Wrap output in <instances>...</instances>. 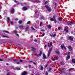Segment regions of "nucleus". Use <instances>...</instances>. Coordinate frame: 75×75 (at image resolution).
I'll return each instance as SVG.
<instances>
[{"label": "nucleus", "instance_id": "5fc2aeb1", "mask_svg": "<svg viewBox=\"0 0 75 75\" xmlns=\"http://www.w3.org/2000/svg\"><path fill=\"white\" fill-rule=\"evenodd\" d=\"M3 61V60L1 59H0V61Z\"/></svg>", "mask_w": 75, "mask_h": 75}, {"label": "nucleus", "instance_id": "052dcab7", "mask_svg": "<svg viewBox=\"0 0 75 75\" xmlns=\"http://www.w3.org/2000/svg\"><path fill=\"white\" fill-rule=\"evenodd\" d=\"M47 66H48V64H46V66H45V68H47Z\"/></svg>", "mask_w": 75, "mask_h": 75}, {"label": "nucleus", "instance_id": "39448f33", "mask_svg": "<svg viewBox=\"0 0 75 75\" xmlns=\"http://www.w3.org/2000/svg\"><path fill=\"white\" fill-rule=\"evenodd\" d=\"M61 47L62 50H64V49H65V50H66V47H65V45H64V44H63V45H61Z\"/></svg>", "mask_w": 75, "mask_h": 75}, {"label": "nucleus", "instance_id": "864d4df0", "mask_svg": "<svg viewBox=\"0 0 75 75\" xmlns=\"http://www.w3.org/2000/svg\"><path fill=\"white\" fill-rule=\"evenodd\" d=\"M34 41H35V42H37V40L36 39H35L34 40Z\"/></svg>", "mask_w": 75, "mask_h": 75}, {"label": "nucleus", "instance_id": "f8f14e48", "mask_svg": "<svg viewBox=\"0 0 75 75\" xmlns=\"http://www.w3.org/2000/svg\"><path fill=\"white\" fill-rule=\"evenodd\" d=\"M65 70H66V69L65 68H64L63 69L61 70V71L62 73H64V72L65 71Z\"/></svg>", "mask_w": 75, "mask_h": 75}, {"label": "nucleus", "instance_id": "2f4dec72", "mask_svg": "<svg viewBox=\"0 0 75 75\" xmlns=\"http://www.w3.org/2000/svg\"><path fill=\"white\" fill-rule=\"evenodd\" d=\"M18 23L19 24H21V23H22V21H18Z\"/></svg>", "mask_w": 75, "mask_h": 75}, {"label": "nucleus", "instance_id": "4c0bfd02", "mask_svg": "<svg viewBox=\"0 0 75 75\" xmlns=\"http://www.w3.org/2000/svg\"><path fill=\"white\" fill-rule=\"evenodd\" d=\"M14 33L16 34L17 33V31H15L14 32Z\"/></svg>", "mask_w": 75, "mask_h": 75}, {"label": "nucleus", "instance_id": "4468645a", "mask_svg": "<svg viewBox=\"0 0 75 75\" xmlns=\"http://www.w3.org/2000/svg\"><path fill=\"white\" fill-rule=\"evenodd\" d=\"M72 24H73V23L72 22L70 21V22H68L67 23V25H72Z\"/></svg>", "mask_w": 75, "mask_h": 75}, {"label": "nucleus", "instance_id": "f257e3e1", "mask_svg": "<svg viewBox=\"0 0 75 75\" xmlns=\"http://www.w3.org/2000/svg\"><path fill=\"white\" fill-rule=\"evenodd\" d=\"M45 7L47 9V10L49 12H51L52 11V9L51 8L49 7L48 6V5H45Z\"/></svg>", "mask_w": 75, "mask_h": 75}, {"label": "nucleus", "instance_id": "423d86ee", "mask_svg": "<svg viewBox=\"0 0 75 75\" xmlns=\"http://www.w3.org/2000/svg\"><path fill=\"white\" fill-rule=\"evenodd\" d=\"M68 48L69 50L70 51H72V48L71 46H68Z\"/></svg>", "mask_w": 75, "mask_h": 75}, {"label": "nucleus", "instance_id": "a211bd4d", "mask_svg": "<svg viewBox=\"0 0 75 75\" xmlns=\"http://www.w3.org/2000/svg\"><path fill=\"white\" fill-rule=\"evenodd\" d=\"M55 52H56V53H57V54H60V52H59V51L58 50H57L55 51Z\"/></svg>", "mask_w": 75, "mask_h": 75}, {"label": "nucleus", "instance_id": "ea45409f", "mask_svg": "<svg viewBox=\"0 0 75 75\" xmlns=\"http://www.w3.org/2000/svg\"><path fill=\"white\" fill-rule=\"evenodd\" d=\"M56 36V34H54L53 35V37H55Z\"/></svg>", "mask_w": 75, "mask_h": 75}, {"label": "nucleus", "instance_id": "7ed1b4c3", "mask_svg": "<svg viewBox=\"0 0 75 75\" xmlns=\"http://www.w3.org/2000/svg\"><path fill=\"white\" fill-rule=\"evenodd\" d=\"M52 48H50L49 50L48 54L47 55L48 57H49V56L50 55V54H51V52L52 51Z\"/></svg>", "mask_w": 75, "mask_h": 75}, {"label": "nucleus", "instance_id": "ddd939ff", "mask_svg": "<svg viewBox=\"0 0 75 75\" xmlns=\"http://www.w3.org/2000/svg\"><path fill=\"white\" fill-rule=\"evenodd\" d=\"M11 13L13 14L14 13V10L13 8H12L11 10Z\"/></svg>", "mask_w": 75, "mask_h": 75}, {"label": "nucleus", "instance_id": "9b49d317", "mask_svg": "<svg viewBox=\"0 0 75 75\" xmlns=\"http://www.w3.org/2000/svg\"><path fill=\"white\" fill-rule=\"evenodd\" d=\"M47 58H46V56L45 55V54H43V59H46Z\"/></svg>", "mask_w": 75, "mask_h": 75}, {"label": "nucleus", "instance_id": "2eb2a0df", "mask_svg": "<svg viewBox=\"0 0 75 75\" xmlns=\"http://www.w3.org/2000/svg\"><path fill=\"white\" fill-rule=\"evenodd\" d=\"M42 55V52L41 51H40V53L39 54H38V57H41Z\"/></svg>", "mask_w": 75, "mask_h": 75}, {"label": "nucleus", "instance_id": "58836bf2", "mask_svg": "<svg viewBox=\"0 0 75 75\" xmlns=\"http://www.w3.org/2000/svg\"><path fill=\"white\" fill-rule=\"evenodd\" d=\"M2 37L3 38H4V37H7L4 35H3L2 36Z\"/></svg>", "mask_w": 75, "mask_h": 75}, {"label": "nucleus", "instance_id": "bb28decb", "mask_svg": "<svg viewBox=\"0 0 75 75\" xmlns=\"http://www.w3.org/2000/svg\"><path fill=\"white\" fill-rule=\"evenodd\" d=\"M50 20L51 21H55L54 20V19H53V18H50Z\"/></svg>", "mask_w": 75, "mask_h": 75}, {"label": "nucleus", "instance_id": "a878e982", "mask_svg": "<svg viewBox=\"0 0 75 75\" xmlns=\"http://www.w3.org/2000/svg\"><path fill=\"white\" fill-rule=\"evenodd\" d=\"M58 20L59 21H62V19L61 18H58Z\"/></svg>", "mask_w": 75, "mask_h": 75}, {"label": "nucleus", "instance_id": "e2e57ef3", "mask_svg": "<svg viewBox=\"0 0 75 75\" xmlns=\"http://www.w3.org/2000/svg\"><path fill=\"white\" fill-rule=\"evenodd\" d=\"M56 7H57V6H55L54 7V9L55 10L56 9Z\"/></svg>", "mask_w": 75, "mask_h": 75}, {"label": "nucleus", "instance_id": "a19ab883", "mask_svg": "<svg viewBox=\"0 0 75 75\" xmlns=\"http://www.w3.org/2000/svg\"><path fill=\"white\" fill-rule=\"evenodd\" d=\"M47 3H48V1H46L45 3V4H47Z\"/></svg>", "mask_w": 75, "mask_h": 75}, {"label": "nucleus", "instance_id": "72a5a7b5", "mask_svg": "<svg viewBox=\"0 0 75 75\" xmlns=\"http://www.w3.org/2000/svg\"><path fill=\"white\" fill-rule=\"evenodd\" d=\"M13 61H15V62L18 61V60H16L15 59H13Z\"/></svg>", "mask_w": 75, "mask_h": 75}, {"label": "nucleus", "instance_id": "0eeeda50", "mask_svg": "<svg viewBox=\"0 0 75 75\" xmlns=\"http://www.w3.org/2000/svg\"><path fill=\"white\" fill-rule=\"evenodd\" d=\"M53 19L54 20V21L55 23H56L57 22V20H56V18H55V16H53Z\"/></svg>", "mask_w": 75, "mask_h": 75}, {"label": "nucleus", "instance_id": "6e6d98bb", "mask_svg": "<svg viewBox=\"0 0 75 75\" xmlns=\"http://www.w3.org/2000/svg\"><path fill=\"white\" fill-rule=\"evenodd\" d=\"M55 58L53 59H52V61H55Z\"/></svg>", "mask_w": 75, "mask_h": 75}, {"label": "nucleus", "instance_id": "f704fd0d", "mask_svg": "<svg viewBox=\"0 0 75 75\" xmlns=\"http://www.w3.org/2000/svg\"><path fill=\"white\" fill-rule=\"evenodd\" d=\"M37 13H38V11H37L35 12V15H37Z\"/></svg>", "mask_w": 75, "mask_h": 75}, {"label": "nucleus", "instance_id": "f03ea898", "mask_svg": "<svg viewBox=\"0 0 75 75\" xmlns=\"http://www.w3.org/2000/svg\"><path fill=\"white\" fill-rule=\"evenodd\" d=\"M67 57H66V60L68 61L69 59H70V52H69L67 55Z\"/></svg>", "mask_w": 75, "mask_h": 75}, {"label": "nucleus", "instance_id": "3c124183", "mask_svg": "<svg viewBox=\"0 0 75 75\" xmlns=\"http://www.w3.org/2000/svg\"><path fill=\"white\" fill-rule=\"evenodd\" d=\"M54 6H57V3H55L54 4Z\"/></svg>", "mask_w": 75, "mask_h": 75}, {"label": "nucleus", "instance_id": "20e7f679", "mask_svg": "<svg viewBox=\"0 0 75 75\" xmlns=\"http://www.w3.org/2000/svg\"><path fill=\"white\" fill-rule=\"evenodd\" d=\"M68 40L72 41H74V38L72 36H69L68 38Z\"/></svg>", "mask_w": 75, "mask_h": 75}, {"label": "nucleus", "instance_id": "de8ad7c7", "mask_svg": "<svg viewBox=\"0 0 75 75\" xmlns=\"http://www.w3.org/2000/svg\"><path fill=\"white\" fill-rule=\"evenodd\" d=\"M10 75V73L8 72L7 74V75Z\"/></svg>", "mask_w": 75, "mask_h": 75}, {"label": "nucleus", "instance_id": "c03bdc74", "mask_svg": "<svg viewBox=\"0 0 75 75\" xmlns=\"http://www.w3.org/2000/svg\"><path fill=\"white\" fill-rule=\"evenodd\" d=\"M45 35V33H43L42 34V37H44Z\"/></svg>", "mask_w": 75, "mask_h": 75}, {"label": "nucleus", "instance_id": "dca6fc26", "mask_svg": "<svg viewBox=\"0 0 75 75\" xmlns=\"http://www.w3.org/2000/svg\"><path fill=\"white\" fill-rule=\"evenodd\" d=\"M23 10H24V11H25V10H27V8L24 7H23Z\"/></svg>", "mask_w": 75, "mask_h": 75}, {"label": "nucleus", "instance_id": "6e6552de", "mask_svg": "<svg viewBox=\"0 0 75 75\" xmlns=\"http://www.w3.org/2000/svg\"><path fill=\"white\" fill-rule=\"evenodd\" d=\"M31 50L33 51H35L36 50V48L33 47H31Z\"/></svg>", "mask_w": 75, "mask_h": 75}, {"label": "nucleus", "instance_id": "f3484780", "mask_svg": "<svg viewBox=\"0 0 75 75\" xmlns=\"http://www.w3.org/2000/svg\"><path fill=\"white\" fill-rule=\"evenodd\" d=\"M35 57H38V54L37 53H35L34 54Z\"/></svg>", "mask_w": 75, "mask_h": 75}, {"label": "nucleus", "instance_id": "13d9d810", "mask_svg": "<svg viewBox=\"0 0 75 75\" xmlns=\"http://www.w3.org/2000/svg\"><path fill=\"white\" fill-rule=\"evenodd\" d=\"M14 1L15 2V3H17V1L16 0H15Z\"/></svg>", "mask_w": 75, "mask_h": 75}, {"label": "nucleus", "instance_id": "393cba45", "mask_svg": "<svg viewBox=\"0 0 75 75\" xmlns=\"http://www.w3.org/2000/svg\"><path fill=\"white\" fill-rule=\"evenodd\" d=\"M41 18L42 19V20H45V18H44L43 16H41Z\"/></svg>", "mask_w": 75, "mask_h": 75}, {"label": "nucleus", "instance_id": "8fccbe9b", "mask_svg": "<svg viewBox=\"0 0 75 75\" xmlns=\"http://www.w3.org/2000/svg\"><path fill=\"white\" fill-rule=\"evenodd\" d=\"M17 70H20V68H17Z\"/></svg>", "mask_w": 75, "mask_h": 75}, {"label": "nucleus", "instance_id": "37998d69", "mask_svg": "<svg viewBox=\"0 0 75 75\" xmlns=\"http://www.w3.org/2000/svg\"><path fill=\"white\" fill-rule=\"evenodd\" d=\"M61 27H59L58 28V29L59 30H61Z\"/></svg>", "mask_w": 75, "mask_h": 75}, {"label": "nucleus", "instance_id": "a18cd8bd", "mask_svg": "<svg viewBox=\"0 0 75 75\" xmlns=\"http://www.w3.org/2000/svg\"><path fill=\"white\" fill-rule=\"evenodd\" d=\"M74 68H71L69 69V71H71V70H72V69H73Z\"/></svg>", "mask_w": 75, "mask_h": 75}, {"label": "nucleus", "instance_id": "c756f323", "mask_svg": "<svg viewBox=\"0 0 75 75\" xmlns=\"http://www.w3.org/2000/svg\"><path fill=\"white\" fill-rule=\"evenodd\" d=\"M54 58L55 60H57V59H59V57H55Z\"/></svg>", "mask_w": 75, "mask_h": 75}, {"label": "nucleus", "instance_id": "473e14b6", "mask_svg": "<svg viewBox=\"0 0 75 75\" xmlns=\"http://www.w3.org/2000/svg\"><path fill=\"white\" fill-rule=\"evenodd\" d=\"M30 23H31V22L30 21H28L27 22V24H30Z\"/></svg>", "mask_w": 75, "mask_h": 75}, {"label": "nucleus", "instance_id": "49530a36", "mask_svg": "<svg viewBox=\"0 0 75 75\" xmlns=\"http://www.w3.org/2000/svg\"><path fill=\"white\" fill-rule=\"evenodd\" d=\"M50 35L51 37H53V35H52L50 34Z\"/></svg>", "mask_w": 75, "mask_h": 75}, {"label": "nucleus", "instance_id": "c9c22d12", "mask_svg": "<svg viewBox=\"0 0 75 75\" xmlns=\"http://www.w3.org/2000/svg\"><path fill=\"white\" fill-rule=\"evenodd\" d=\"M42 24V22H40V26H41Z\"/></svg>", "mask_w": 75, "mask_h": 75}, {"label": "nucleus", "instance_id": "4be33fe9", "mask_svg": "<svg viewBox=\"0 0 75 75\" xmlns=\"http://www.w3.org/2000/svg\"><path fill=\"white\" fill-rule=\"evenodd\" d=\"M61 65H65V63L63 61H62V62L61 63Z\"/></svg>", "mask_w": 75, "mask_h": 75}, {"label": "nucleus", "instance_id": "aec40b11", "mask_svg": "<svg viewBox=\"0 0 75 75\" xmlns=\"http://www.w3.org/2000/svg\"><path fill=\"white\" fill-rule=\"evenodd\" d=\"M26 74H27V73L25 71H24L22 73L21 75H26Z\"/></svg>", "mask_w": 75, "mask_h": 75}, {"label": "nucleus", "instance_id": "e433bc0d", "mask_svg": "<svg viewBox=\"0 0 75 75\" xmlns=\"http://www.w3.org/2000/svg\"><path fill=\"white\" fill-rule=\"evenodd\" d=\"M45 75H48V72L46 71Z\"/></svg>", "mask_w": 75, "mask_h": 75}, {"label": "nucleus", "instance_id": "4d7b16f0", "mask_svg": "<svg viewBox=\"0 0 75 75\" xmlns=\"http://www.w3.org/2000/svg\"><path fill=\"white\" fill-rule=\"evenodd\" d=\"M20 61L21 62H23V60H20Z\"/></svg>", "mask_w": 75, "mask_h": 75}, {"label": "nucleus", "instance_id": "79ce46f5", "mask_svg": "<svg viewBox=\"0 0 75 75\" xmlns=\"http://www.w3.org/2000/svg\"><path fill=\"white\" fill-rule=\"evenodd\" d=\"M11 25H13V22L12 21L11 22Z\"/></svg>", "mask_w": 75, "mask_h": 75}, {"label": "nucleus", "instance_id": "b1692460", "mask_svg": "<svg viewBox=\"0 0 75 75\" xmlns=\"http://www.w3.org/2000/svg\"><path fill=\"white\" fill-rule=\"evenodd\" d=\"M72 62L73 63L75 64V59H72Z\"/></svg>", "mask_w": 75, "mask_h": 75}, {"label": "nucleus", "instance_id": "603ef678", "mask_svg": "<svg viewBox=\"0 0 75 75\" xmlns=\"http://www.w3.org/2000/svg\"><path fill=\"white\" fill-rule=\"evenodd\" d=\"M18 28V27H17V26H15V28L16 29H17Z\"/></svg>", "mask_w": 75, "mask_h": 75}, {"label": "nucleus", "instance_id": "338daca9", "mask_svg": "<svg viewBox=\"0 0 75 75\" xmlns=\"http://www.w3.org/2000/svg\"><path fill=\"white\" fill-rule=\"evenodd\" d=\"M33 64H34V65H36V63H35L33 62Z\"/></svg>", "mask_w": 75, "mask_h": 75}, {"label": "nucleus", "instance_id": "680f3d73", "mask_svg": "<svg viewBox=\"0 0 75 75\" xmlns=\"http://www.w3.org/2000/svg\"><path fill=\"white\" fill-rule=\"evenodd\" d=\"M67 28H65V29H64V30H67Z\"/></svg>", "mask_w": 75, "mask_h": 75}, {"label": "nucleus", "instance_id": "774afa93", "mask_svg": "<svg viewBox=\"0 0 75 75\" xmlns=\"http://www.w3.org/2000/svg\"><path fill=\"white\" fill-rule=\"evenodd\" d=\"M66 32H67V33H68V30H67Z\"/></svg>", "mask_w": 75, "mask_h": 75}, {"label": "nucleus", "instance_id": "5701e85b", "mask_svg": "<svg viewBox=\"0 0 75 75\" xmlns=\"http://www.w3.org/2000/svg\"><path fill=\"white\" fill-rule=\"evenodd\" d=\"M28 27H26L25 29V31H28Z\"/></svg>", "mask_w": 75, "mask_h": 75}, {"label": "nucleus", "instance_id": "0e129e2a", "mask_svg": "<svg viewBox=\"0 0 75 75\" xmlns=\"http://www.w3.org/2000/svg\"><path fill=\"white\" fill-rule=\"evenodd\" d=\"M16 34V35H17V37H18L19 36L18 34H17V33Z\"/></svg>", "mask_w": 75, "mask_h": 75}, {"label": "nucleus", "instance_id": "7c9ffc66", "mask_svg": "<svg viewBox=\"0 0 75 75\" xmlns=\"http://www.w3.org/2000/svg\"><path fill=\"white\" fill-rule=\"evenodd\" d=\"M51 69H52V68H50L49 70V72H51Z\"/></svg>", "mask_w": 75, "mask_h": 75}, {"label": "nucleus", "instance_id": "09e8293b", "mask_svg": "<svg viewBox=\"0 0 75 75\" xmlns=\"http://www.w3.org/2000/svg\"><path fill=\"white\" fill-rule=\"evenodd\" d=\"M47 45H45L44 47L45 48H46V47H47Z\"/></svg>", "mask_w": 75, "mask_h": 75}, {"label": "nucleus", "instance_id": "1a4fd4ad", "mask_svg": "<svg viewBox=\"0 0 75 75\" xmlns=\"http://www.w3.org/2000/svg\"><path fill=\"white\" fill-rule=\"evenodd\" d=\"M19 28L21 30H23L24 28V27L23 25L20 26H19Z\"/></svg>", "mask_w": 75, "mask_h": 75}, {"label": "nucleus", "instance_id": "412c9836", "mask_svg": "<svg viewBox=\"0 0 75 75\" xmlns=\"http://www.w3.org/2000/svg\"><path fill=\"white\" fill-rule=\"evenodd\" d=\"M47 28H48L49 29H51V25H47Z\"/></svg>", "mask_w": 75, "mask_h": 75}, {"label": "nucleus", "instance_id": "69168bd1", "mask_svg": "<svg viewBox=\"0 0 75 75\" xmlns=\"http://www.w3.org/2000/svg\"><path fill=\"white\" fill-rule=\"evenodd\" d=\"M32 30H34V31L35 30V29H34L33 28H32Z\"/></svg>", "mask_w": 75, "mask_h": 75}, {"label": "nucleus", "instance_id": "bf43d9fd", "mask_svg": "<svg viewBox=\"0 0 75 75\" xmlns=\"http://www.w3.org/2000/svg\"><path fill=\"white\" fill-rule=\"evenodd\" d=\"M45 31V30L44 29H42L41 30V31Z\"/></svg>", "mask_w": 75, "mask_h": 75}, {"label": "nucleus", "instance_id": "cd10ccee", "mask_svg": "<svg viewBox=\"0 0 75 75\" xmlns=\"http://www.w3.org/2000/svg\"><path fill=\"white\" fill-rule=\"evenodd\" d=\"M7 23H8L9 21H10V18H7Z\"/></svg>", "mask_w": 75, "mask_h": 75}, {"label": "nucleus", "instance_id": "9d476101", "mask_svg": "<svg viewBox=\"0 0 75 75\" xmlns=\"http://www.w3.org/2000/svg\"><path fill=\"white\" fill-rule=\"evenodd\" d=\"M52 42H50V45L49 44V43H48V46L49 47H51V46H52Z\"/></svg>", "mask_w": 75, "mask_h": 75}, {"label": "nucleus", "instance_id": "6ab92c4d", "mask_svg": "<svg viewBox=\"0 0 75 75\" xmlns=\"http://www.w3.org/2000/svg\"><path fill=\"white\" fill-rule=\"evenodd\" d=\"M43 69H44V67H43V66H42L41 65L40 67V70H41V71H42Z\"/></svg>", "mask_w": 75, "mask_h": 75}, {"label": "nucleus", "instance_id": "c85d7f7f", "mask_svg": "<svg viewBox=\"0 0 75 75\" xmlns=\"http://www.w3.org/2000/svg\"><path fill=\"white\" fill-rule=\"evenodd\" d=\"M4 34H5V33H8V32L6 31H4Z\"/></svg>", "mask_w": 75, "mask_h": 75}]
</instances>
